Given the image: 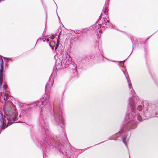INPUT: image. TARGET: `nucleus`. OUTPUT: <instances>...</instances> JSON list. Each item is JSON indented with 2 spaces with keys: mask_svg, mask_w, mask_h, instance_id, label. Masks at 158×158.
Here are the masks:
<instances>
[{
  "mask_svg": "<svg viewBox=\"0 0 158 158\" xmlns=\"http://www.w3.org/2000/svg\"><path fill=\"white\" fill-rule=\"evenodd\" d=\"M111 61L112 62H116V61L115 60H111Z\"/></svg>",
  "mask_w": 158,
  "mask_h": 158,
  "instance_id": "25",
  "label": "nucleus"
},
{
  "mask_svg": "<svg viewBox=\"0 0 158 158\" xmlns=\"http://www.w3.org/2000/svg\"><path fill=\"white\" fill-rule=\"evenodd\" d=\"M43 41H44V40L43 39Z\"/></svg>",
  "mask_w": 158,
  "mask_h": 158,
  "instance_id": "37",
  "label": "nucleus"
},
{
  "mask_svg": "<svg viewBox=\"0 0 158 158\" xmlns=\"http://www.w3.org/2000/svg\"><path fill=\"white\" fill-rule=\"evenodd\" d=\"M106 58V60H108V59H107V58Z\"/></svg>",
  "mask_w": 158,
  "mask_h": 158,
  "instance_id": "31",
  "label": "nucleus"
},
{
  "mask_svg": "<svg viewBox=\"0 0 158 158\" xmlns=\"http://www.w3.org/2000/svg\"><path fill=\"white\" fill-rule=\"evenodd\" d=\"M131 41H132V38H131Z\"/></svg>",
  "mask_w": 158,
  "mask_h": 158,
  "instance_id": "32",
  "label": "nucleus"
},
{
  "mask_svg": "<svg viewBox=\"0 0 158 158\" xmlns=\"http://www.w3.org/2000/svg\"><path fill=\"white\" fill-rule=\"evenodd\" d=\"M115 134H121L122 135V139L123 143L126 145V141L129 140L130 136L129 134L127 135V131H125L124 129H122L114 135Z\"/></svg>",
  "mask_w": 158,
  "mask_h": 158,
  "instance_id": "5",
  "label": "nucleus"
},
{
  "mask_svg": "<svg viewBox=\"0 0 158 158\" xmlns=\"http://www.w3.org/2000/svg\"><path fill=\"white\" fill-rule=\"evenodd\" d=\"M0 60L1 61L0 63V65H1V68L0 69V86H1L2 84V77H1V68H3V61L2 58L1 56L0 57Z\"/></svg>",
  "mask_w": 158,
  "mask_h": 158,
  "instance_id": "7",
  "label": "nucleus"
},
{
  "mask_svg": "<svg viewBox=\"0 0 158 158\" xmlns=\"http://www.w3.org/2000/svg\"><path fill=\"white\" fill-rule=\"evenodd\" d=\"M131 93L132 97H133V95L134 94V91L133 89L131 90Z\"/></svg>",
  "mask_w": 158,
  "mask_h": 158,
  "instance_id": "15",
  "label": "nucleus"
},
{
  "mask_svg": "<svg viewBox=\"0 0 158 158\" xmlns=\"http://www.w3.org/2000/svg\"><path fill=\"white\" fill-rule=\"evenodd\" d=\"M49 46L52 49V50L54 49V47L52 46L50 44H49Z\"/></svg>",
  "mask_w": 158,
  "mask_h": 158,
  "instance_id": "17",
  "label": "nucleus"
},
{
  "mask_svg": "<svg viewBox=\"0 0 158 158\" xmlns=\"http://www.w3.org/2000/svg\"><path fill=\"white\" fill-rule=\"evenodd\" d=\"M121 70H122V71H123V73L124 74H125V73L124 72V71L123 69H121Z\"/></svg>",
  "mask_w": 158,
  "mask_h": 158,
  "instance_id": "22",
  "label": "nucleus"
},
{
  "mask_svg": "<svg viewBox=\"0 0 158 158\" xmlns=\"http://www.w3.org/2000/svg\"><path fill=\"white\" fill-rule=\"evenodd\" d=\"M131 84H129V87L130 88H131Z\"/></svg>",
  "mask_w": 158,
  "mask_h": 158,
  "instance_id": "24",
  "label": "nucleus"
},
{
  "mask_svg": "<svg viewBox=\"0 0 158 158\" xmlns=\"http://www.w3.org/2000/svg\"><path fill=\"white\" fill-rule=\"evenodd\" d=\"M143 108L142 106L141 105H138L137 107V109L138 110L140 111L142 110Z\"/></svg>",
  "mask_w": 158,
  "mask_h": 158,
  "instance_id": "13",
  "label": "nucleus"
},
{
  "mask_svg": "<svg viewBox=\"0 0 158 158\" xmlns=\"http://www.w3.org/2000/svg\"><path fill=\"white\" fill-rule=\"evenodd\" d=\"M15 106L13 105L10 107L8 108L6 111L5 113L6 115V118L8 121V122L6 125V120L3 118H2V121L3 123L2 124L0 125V129L2 130L4 129L5 128L8 127L9 126L12 124L13 123L10 122L12 121H17L15 123H20V120H21V117L22 115L20 114L18 116V113L16 112V109L15 108ZM5 117H6L5 116Z\"/></svg>",
  "mask_w": 158,
  "mask_h": 158,
  "instance_id": "3",
  "label": "nucleus"
},
{
  "mask_svg": "<svg viewBox=\"0 0 158 158\" xmlns=\"http://www.w3.org/2000/svg\"><path fill=\"white\" fill-rule=\"evenodd\" d=\"M9 97H10V96H9L8 94L7 93H5V95H4V99L5 101H6L5 98H6V99H8L9 98Z\"/></svg>",
  "mask_w": 158,
  "mask_h": 158,
  "instance_id": "12",
  "label": "nucleus"
},
{
  "mask_svg": "<svg viewBox=\"0 0 158 158\" xmlns=\"http://www.w3.org/2000/svg\"><path fill=\"white\" fill-rule=\"evenodd\" d=\"M109 2V0H106V2H105L104 6L103 7V9H104L105 11H104V13L106 14H107V10H108V3Z\"/></svg>",
  "mask_w": 158,
  "mask_h": 158,
  "instance_id": "8",
  "label": "nucleus"
},
{
  "mask_svg": "<svg viewBox=\"0 0 158 158\" xmlns=\"http://www.w3.org/2000/svg\"><path fill=\"white\" fill-rule=\"evenodd\" d=\"M1 1V0H0V1Z\"/></svg>",
  "mask_w": 158,
  "mask_h": 158,
  "instance_id": "38",
  "label": "nucleus"
},
{
  "mask_svg": "<svg viewBox=\"0 0 158 158\" xmlns=\"http://www.w3.org/2000/svg\"><path fill=\"white\" fill-rule=\"evenodd\" d=\"M69 56L67 54L63 55L62 56L61 59L60 60V66H64L65 68L66 67L65 65L67 66L69 65L70 67L73 69V71L74 76H77V69H76V65L75 64L71 63L70 60H69ZM60 67L58 68H60Z\"/></svg>",
  "mask_w": 158,
  "mask_h": 158,
  "instance_id": "4",
  "label": "nucleus"
},
{
  "mask_svg": "<svg viewBox=\"0 0 158 158\" xmlns=\"http://www.w3.org/2000/svg\"><path fill=\"white\" fill-rule=\"evenodd\" d=\"M142 115L143 116H144V117L148 118L151 116V114L147 110L145 111H143V114H142Z\"/></svg>",
  "mask_w": 158,
  "mask_h": 158,
  "instance_id": "9",
  "label": "nucleus"
},
{
  "mask_svg": "<svg viewBox=\"0 0 158 158\" xmlns=\"http://www.w3.org/2000/svg\"><path fill=\"white\" fill-rule=\"evenodd\" d=\"M7 85L6 84H4L3 86V87L4 89H6L7 88Z\"/></svg>",
  "mask_w": 158,
  "mask_h": 158,
  "instance_id": "16",
  "label": "nucleus"
},
{
  "mask_svg": "<svg viewBox=\"0 0 158 158\" xmlns=\"http://www.w3.org/2000/svg\"><path fill=\"white\" fill-rule=\"evenodd\" d=\"M103 142H101L100 143H103Z\"/></svg>",
  "mask_w": 158,
  "mask_h": 158,
  "instance_id": "35",
  "label": "nucleus"
},
{
  "mask_svg": "<svg viewBox=\"0 0 158 158\" xmlns=\"http://www.w3.org/2000/svg\"><path fill=\"white\" fill-rule=\"evenodd\" d=\"M43 41H44V40L43 39Z\"/></svg>",
  "mask_w": 158,
  "mask_h": 158,
  "instance_id": "36",
  "label": "nucleus"
},
{
  "mask_svg": "<svg viewBox=\"0 0 158 158\" xmlns=\"http://www.w3.org/2000/svg\"><path fill=\"white\" fill-rule=\"evenodd\" d=\"M91 60V58L89 56H87L82 59V63L84 64H88Z\"/></svg>",
  "mask_w": 158,
  "mask_h": 158,
  "instance_id": "6",
  "label": "nucleus"
},
{
  "mask_svg": "<svg viewBox=\"0 0 158 158\" xmlns=\"http://www.w3.org/2000/svg\"><path fill=\"white\" fill-rule=\"evenodd\" d=\"M46 40L48 42L49 41V39L48 38Z\"/></svg>",
  "mask_w": 158,
  "mask_h": 158,
  "instance_id": "21",
  "label": "nucleus"
},
{
  "mask_svg": "<svg viewBox=\"0 0 158 158\" xmlns=\"http://www.w3.org/2000/svg\"><path fill=\"white\" fill-rule=\"evenodd\" d=\"M157 107V106H155V107H154V108H153V109H152V110H155V109H156V107Z\"/></svg>",
  "mask_w": 158,
  "mask_h": 158,
  "instance_id": "19",
  "label": "nucleus"
},
{
  "mask_svg": "<svg viewBox=\"0 0 158 158\" xmlns=\"http://www.w3.org/2000/svg\"><path fill=\"white\" fill-rule=\"evenodd\" d=\"M127 59H126L125 60H124L123 61H121L120 62H122V63H124L125 61Z\"/></svg>",
  "mask_w": 158,
  "mask_h": 158,
  "instance_id": "20",
  "label": "nucleus"
},
{
  "mask_svg": "<svg viewBox=\"0 0 158 158\" xmlns=\"http://www.w3.org/2000/svg\"><path fill=\"white\" fill-rule=\"evenodd\" d=\"M111 138V137H109L108 138V139H110Z\"/></svg>",
  "mask_w": 158,
  "mask_h": 158,
  "instance_id": "28",
  "label": "nucleus"
},
{
  "mask_svg": "<svg viewBox=\"0 0 158 158\" xmlns=\"http://www.w3.org/2000/svg\"><path fill=\"white\" fill-rule=\"evenodd\" d=\"M148 39H147L146 40H145V41H146L147 40H148Z\"/></svg>",
  "mask_w": 158,
  "mask_h": 158,
  "instance_id": "34",
  "label": "nucleus"
},
{
  "mask_svg": "<svg viewBox=\"0 0 158 158\" xmlns=\"http://www.w3.org/2000/svg\"><path fill=\"white\" fill-rule=\"evenodd\" d=\"M27 115H28L30 114L31 113V109L30 108H28L25 111Z\"/></svg>",
  "mask_w": 158,
  "mask_h": 158,
  "instance_id": "11",
  "label": "nucleus"
},
{
  "mask_svg": "<svg viewBox=\"0 0 158 158\" xmlns=\"http://www.w3.org/2000/svg\"><path fill=\"white\" fill-rule=\"evenodd\" d=\"M101 17V15H100V16H99V19H100V18Z\"/></svg>",
  "mask_w": 158,
  "mask_h": 158,
  "instance_id": "29",
  "label": "nucleus"
},
{
  "mask_svg": "<svg viewBox=\"0 0 158 158\" xmlns=\"http://www.w3.org/2000/svg\"><path fill=\"white\" fill-rule=\"evenodd\" d=\"M102 24L103 25H104L106 26V25L110 26V23L109 20H107L106 18L104 19V22L102 23Z\"/></svg>",
  "mask_w": 158,
  "mask_h": 158,
  "instance_id": "10",
  "label": "nucleus"
},
{
  "mask_svg": "<svg viewBox=\"0 0 158 158\" xmlns=\"http://www.w3.org/2000/svg\"><path fill=\"white\" fill-rule=\"evenodd\" d=\"M99 25H100L99 27H100L101 26H102V25L101 24H99Z\"/></svg>",
  "mask_w": 158,
  "mask_h": 158,
  "instance_id": "26",
  "label": "nucleus"
},
{
  "mask_svg": "<svg viewBox=\"0 0 158 158\" xmlns=\"http://www.w3.org/2000/svg\"><path fill=\"white\" fill-rule=\"evenodd\" d=\"M127 106L128 110L125 118L126 120L125 123H127L125 127L129 128V129L127 130V132L130 129H135L136 127L137 124L139 123V122L136 121V119L139 121L142 119L141 116L137 114L135 111L136 104L132 97L129 98Z\"/></svg>",
  "mask_w": 158,
  "mask_h": 158,
  "instance_id": "2",
  "label": "nucleus"
},
{
  "mask_svg": "<svg viewBox=\"0 0 158 158\" xmlns=\"http://www.w3.org/2000/svg\"><path fill=\"white\" fill-rule=\"evenodd\" d=\"M11 58H7V59H11Z\"/></svg>",
  "mask_w": 158,
  "mask_h": 158,
  "instance_id": "27",
  "label": "nucleus"
},
{
  "mask_svg": "<svg viewBox=\"0 0 158 158\" xmlns=\"http://www.w3.org/2000/svg\"><path fill=\"white\" fill-rule=\"evenodd\" d=\"M56 71H54L49 78V81L46 85L45 95L43 98L37 102L36 105L41 108L40 114L39 118V126L43 129L41 138L38 141L40 144H61L60 138L57 137L51 132L49 130L48 124L46 122L47 115H51L52 122L56 125L60 126L61 128L62 136H64V119L63 113L59 108L53 107L51 106L48 99L50 97L49 90L54 82V78L56 76Z\"/></svg>",
  "mask_w": 158,
  "mask_h": 158,
  "instance_id": "1",
  "label": "nucleus"
},
{
  "mask_svg": "<svg viewBox=\"0 0 158 158\" xmlns=\"http://www.w3.org/2000/svg\"><path fill=\"white\" fill-rule=\"evenodd\" d=\"M153 105H152V107H153Z\"/></svg>",
  "mask_w": 158,
  "mask_h": 158,
  "instance_id": "33",
  "label": "nucleus"
},
{
  "mask_svg": "<svg viewBox=\"0 0 158 158\" xmlns=\"http://www.w3.org/2000/svg\"><path fill=\"white\" fill-rule=\"evenodd\" d=\"M2 92H1L0 93V96H2Z\"/></svg>",
  "mask_w": 158,
  "mask_h": 158,
  "instance_id": "23",
  "label": "nucleus"
},
{
  "mask_svg": "<svg viewBox=\"0 0 158 158\" xmlns=\"http://www.w3.org/2000/svg\"><path fill=\"white\" fill-rule=\"evenodd\" d=\"M0 121H1V122H2V121H1V118H0Z\"/></svg>",
  "mask_w": 158,
  "mask_h": 158,
  "instance_id": "30",
  "label": "nucleus"
},
{
  "mask_svg": "<svg viewBox=\"0 0 158 158\" xmlns=\"http://www.w3.org/2000/svg\"><path fill=\"white\" fill-rule=\"evenodd\" d=\"M59 43L60 42L59 41V39H58L57 41V43L55 48V49H56L59 46Z\"/></svg>",
  "mask_w": 158,
  "mask_h": 158,
  "instance_id": "14",
  "label": "nucleus"
},
{
  "mask_svg": "<svg viewBox=\"0 0 158 158\" xmlns=\"http://www.w3.org/2000/svg\"><path fill=\"white\" fill-rule=\"evenodd\" d=\"M50 38L52 40H53L54 38V37L53 36H52L50 37Z\"/></svg>",
  "mask_w": 158,
  "mask_h": 158,
  "instance_id": "18",
  "label": "nucleus"
}]
</instances>
